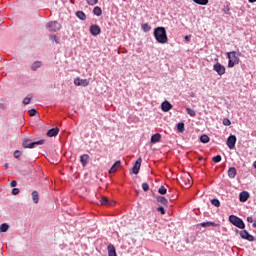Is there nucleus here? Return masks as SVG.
Wrapping results in <instances>:
<instances>
[{
  "mask_svg": "<svg viewBox=\"0 0 256 256\" xmlns=\"http://www.w3.org/2000/svg\"><path fill=\"white\" fill-rule=\"evenodd\" d=\"M154 37L157 43H160L162 45H165V43H168L169 41V38L167 37V30L165 29V27L155 28Z\"/></svg>",
  "mask_w": 256,
  "mask_h": 256,
  "instance_id": "1",
  "label": "nucleus"
},
{
  "mask_svg": "<svg viewBox=\"0 0 256 256\" xmlns=\"http://www.w3.org/2000/svg\"><path fill=\"white\" fill-rule=\"evenodd\" d=\"M228 67L229 68H233L235 67V65H239V57H241V52H236V51H232V52H228Z\"/></svg>",
  "mask_w": 256,
  "mask_h": 256,
  "instance_id": "2",
  "label": "nucleus"
},
{
  "mask_svg": "<svg viewBox=\"0 0 256 256\" xmlns=\"http://www.w3.org/2000/svg\"><path fill=\"white\" fill-rule=\"evenodd\" d=\"M229 221L230 223H232V225H234L235 227H238V229H245V222H243V219L235 215H230Z\"/></svg>",
  "mask_w": 256,
  "mask_h": 256,
  "instance_id": "3",
  "label": "nucleus"
},
{
  "mask_svg": "<svg viewBox=\"0 0 256 256\" xmlns=\"http://www.w3.org/2000/svg\"><path fill=\"white\" fill-rule=\"evenodd\" d=\"M45 143V140H38L36 142H32L31 139H25L22 142V147L24 149H33V147H35V145H43Z\"/></svg>",
  "mask_w": 256,
  "mask_h": 256,
  "instance_id": "4",
  "label": "nucleus"
},
{
  "mask_svg": "<svg viewBox=\"0 0 256 256\" xmlns=\"http://www.w3.org/2000/svg\"><path fill=\"white\" fill-rule=\"evenodd\" d=\"M46 29L52 33H55L61 30V24L57 21H51L47 23Z\"/></svg>",
  "mask_w": 256,
  "mask_h": 256,
  "instance_id": "5",
  "label": "nucleus"
},
{
  "mask_svg": "<svg viewBox=\"0 0 256 256\" xmlns=\"http://www.w3.org/2000/svg\"><path fill=\"white\" fill-rule=\"evenodd\" d=\"M213 69L218 75H225L226 69L225 66L221 65V63L217 62L216 64H214Z\"/></svg>",
  "mask_w": 256,
  "mask_h": 256,
  "instance_id": "6",
  "label": "nucleus"
},
{
  "mask_svg": "<svg viewBox=\"0 0 256 256\" xmlns=\"http://www.w3.org/2000/svg\"><path fill=\"white\" fill-rule=\"evenodd\" d=\"M74 85H76V87H87V85H89V80L78 77L74 79Z\"/></svg>",
  "mask_w": 256,
  "mask_h": 256,
  "instance_id": "7",
  "label": "nucleus"
},
{
  "mask_svg": "<svg viewBox=\"0 0 256 256\" xmlns=\"http://www.w3.org/2000/svg\"><path fill=\"white\" fill-rule=\"evenodd\" d=\"M180 184L183 185L184 187H191V175L189 174H184L181 178Z\"/></svg>",
  "mask_w": 256,
  "mask_h": 256,
  "instance_id": "8",
  "label": "nucleus"
},
{
  "mask_svg": "<svg viewBox=\"0 0 256 256\" xmlns=\"http://www.w3.org/2000/svg\"><path fill=\"white\" fill-rule=\"evenodd\" d=\"M240 237L242 239H245L246 241H255V237L251 234H249V232L247 230H242L240 231Z\"/></svg>",
  "mask_w": 256,
  "mask_h": 256,
  "instance_id": "9",
  "label": "nucleus"
},
{
  "mask_svg": "<svg viewBox=\"0 0 256 256\" xmlns=\"http://www.w3.org/2000/svg\"><path fill=\"white\" fill-rule=\"evenodd\" d=\"M237 143V137L235 135H231L228 137L227 139V146L229 147V149H235V144Z\"/></svg>",
  "mask_w": 256,
  "mask_h": 256,
  "instance_id": "10",
  "label": "nucleus"
},
{
  "mask_svg": "<svg viewBox=\"0 0 256 256\" xmlns=\"http://www.w3.org/2000/svg\"><path fill=\"white\" fill-rule=\"evenodd\" d=\"M141 163H143V159L138 158L132 168V173H134V175H139V171L141 169Z\"/></svg>",
  "mask_w": 256,
  "mask_h": 256,
  "instance_id": "11",
  "label": "nucleus"
},
{
  "mask_svg": "<svg viewBox=\"0 0 256 256\" xmlns=\"http://www.w3.org/2000/svg\"><path fill=\"white\" fill-rule=\"evenodd\" d=\"M90 33L94 37H97V35H101V27H99V25H97V24L92 25L90 27Z\"/></svg>",
  "mask_w": 256,
  "mask_h": 256,
  "instance_id": "12",
  "label": "nucleus"
},
{
  "mask_svg": "<svg viewBox=\"0 0 256 256\" xmlns=\"http://www.w3.org/2000/svg\"><path fill=\"white\" fill-rule=\"evenodd\" d=\"M171 109H173V105L169 103V101H164L162 103V111L167 113V111H171Z\"/></svg>",
  "mask_w": 256,
  "mask_h": 256,
  "instance_id": "13",
  "label": "nucleus"
},
{
  "mask_svg": "<svg viewBox=\"0 0 256 256\" xmlns=\"http://www.w3.org/2000/svg\"><path fill=\"white\" fill-rule=\"evenodd\" d=\"M120 167H121V161L118 160L110 168V170H109L110 175L113 174V173H117V169H119Z\"/></svg>",
  "mask_w": 256,
  "mask_h": 256,
  "instance_id": "14",
  "label": "nucleus"
},
{
  "mask_svg": "<svg viewBox=\"0 0 256 256\" xmlns=\"http://www.w3.org/2000/svg\"><path fill=\"white\" fill-rule=\"evenodd\" d=\"M237 176V169L235 167H230L228 169V177L229 179H235Z\"/></svg>",
  "mask_w": 256,
  "mask_h": 256,
  "instance_id": "15",
  "label": "nucleus"
},
{
  "mask_svg": "<svg viewBox=\"0 0 256 256\" xmlns=\"http://www.w3.org/2000/svg\"><path fill=\"white\" fill-rule=\"evenodd\" d=\"M248 199H249V192L243 191L240 193L239 200L241 201V203H245Z\"/></svg>",
  "mask_w": 256,
  "mask_h": 256,
  "instance_id": "16",
  "label": "nucleus"
},
{
  "mask_svg": "<svg viewBox=\"0 0 256 256\" xmlns=\"http://www.w3.org/2000/svg\"><path fill=\"white\" fill-rule=\"evenodd\" d=\"M107 249H108L109 256H117V250L115 249V246L113 244H109L107 246Z\"/></svg>",
  "mask_w": 256,
  "mask_h": 256,
  "instance_id": "17",
  "label": "nucleus"
},
{
  "mask_svg": "<svg viewBox=\"0 0 256 256\" xmlns=\"http://www.w3.org/2000/svg\"><path fill=\"white\" fill-rule=\"evenodd\" d=\"M59 135V128H52L47 132L48 137H57Z\"/></svg>",
  "mask_w": 256,
  "mask_h": 256,
  "instance_id": "18",
  "label": "nucleus"
},
{
  "mask_svg": "<svg viewBox=\"0 0 256 256\" xmlns=\"http://www.w3.org/2000/svg\"><path fill=\"white\" fill-rule=\"evenodd\" d=\"M159 141H161V134L156 133V134L152 135V137H151L152 144L159 143Z\"/></svg>",
  "mask_w": 256,
  "mask_h": 256,
  "instance_id": "19",
  "label": "nucleus"
},
{
  "mask_svg": "<svg viewBox=\"0 0 256 256\" xmlns=\"http://www.w3.org/2000/svg\"><path fill=\"white\" fill-rule=\"evenodd\" d=\"M200 227H219V224L215 222H202L200 223Z\"/></svg>",
  "mask_w": 256,
  "mask_h": 256,
  "instance_id": "20",
  "label": "nucleus"
},
{
  "mask_svg": "<svg viewBox=\"0 0 256 256\" xmlns=\"http://www.w3.org/2000/svg\"><path fill=\"white\" fill-rule=\"evenodd\" d=\"M88 161H89V155L83 154L82 156H80V162L82 163L83 167L87 165Z\"/></svg>",
  "mask_w": 256,
  "mask_h": 256,
  "instance_id": "21",
  "label": "nucleus"
},
{
  "mask_svg": "<svg viewBox=\"0 0 256 256\" xmlns=\"http://www.w3.org/2000/svg\"><path fill=\"white\" fill-rule=\"evenodd\" d=\"M32 201H33V203H35V205H37V203H39V192H37L35 190L32 192Z\"/></svg>",
  "mask_w": 256,
  "mask_h": 256,
  "instance_id": "22",
  "label": "nucleus"
},
{
  "mask_svg": "<svg viewBox=\"0 0 256 256\" xmlns=\"http://www.w3.org/2000/svg\"><path fill=\"white\" fill-rule=\"evenodd\" d=\"M76 17H78V19H80L81 21H85V19H87V15L83 11H77Z\"/></svg>",
  "mask_w": 256,
  "mask_h": 256,
  "instance_id": "23",
  "label": "nucleus"
},
{
  "mask_svg": "<svg viewBox=\"0 0 256 256\" xmlns=\"http://www.w3.org/2000/svg\"><path fill=\"white\" fill-rule=\"evenodd\" d=\"M93 13L96 15V17H101V15H103V10L101 9V7L96 6L93 9Z\"/></svg>",
  "mask_w": 256,
  "mask_h": 256,
  "instance_id": "24",
  "label": "nucleus"
},
{
  "mask_svg": "<svg viewBox=\"0 0 256 256\" xmlns=\"http://www.w3.org/2000/svg\"><path fill=\"white\" fill-rule=\"evenodd\" d=\"M9 231V224L3 223L0 225V233H7Z\"/></svg>",
  "mask_w": 256,
  "mask_h": 256,
  "instance_id": "25",
  "label": "nucleus"
},
{
  "mask_svg": "<svg viewBox=\"0 0 256 256\" xmlns=\"http://www.w3.org/2000/svg\"><path fill=\"white\" fill-rule=\"evenodd\" d=\"M42 62L41 61H36L32 64L31 69L32 71H37L39 67H41Z\"/></svg>",
  "mask_w": 256,
  "mask_h": 256,
  "instance_id": "26",
  "label": "nucleus"
},
{
  "mask_svg": "<svg viewBox=\"0 0 256 256\" xmlns=\"http://www.w3.org/2000/svg\"><path fill=\"white\" fill-rule=\"evenodd\" d=\"M177 129L179 133H184L185 132V123L180 122L177 124Z\"/></svg>",
  "mask_w": 256,
  "mask_h": 256,
  "instance_id": "27",
  "label": "nucleus"
},
{
  "mask_svg": "<svg viewBox=\"0 0 256 256\" xmlns=\"http://www.w3.org/2000/svg\"><path fill=\"white\" fill-rule=\"evenodd\" d=\"M158 202L161 203L162 205H168L169 204V200H167V198L160 196L158 197Z\"/></svg>",
  "mask_w": 256,
  "mask_h": 256,
  "instance_id": "28",
  "label": "nucleus"
},
{
  "mask_svg": "<svg viewBox=\"0 0 256 256\" xmlns=\"http://www.w3.org/2000/svg\"><path fill=\"white\" fill-rule=\"evenodd\" d=\"M100 203L101 205H111V202H109V199L105 196H102Z\"/></svg>",
  "mask_w": 256,
  "mask_h": 256,
  "instance_id": "29",
  "label": "nucleus"
},
{
  "mask_svg": "<svg viewBox=\"0 0 256 256\" xmlns=\"http://www.w3.org/2000/svg\"><path fill=\"white\" fill-rule=\"evenodd\" d=\"M194 3H197V5H208L209 0H192Z\"/></svg>",
  "mask_w": 256,
  "mask_h": 256,
  "instance_id": "30",
  "label": "nucleus"
},
{
  "mask_svg": "<svg viewBox=\"0 0 256 256\" xmlns=\"http://www.w3.org/2000/svg\"><path fill=\"white\" fill-rule=\"evenodd\" d=\"M200 141H201V143H209V141H210V138H209V136L208 135H202L201 137H200Z\"/></svg>",
  "mask_w": 256,
  "mask_h": 256,
  "instance_id": "31",
  "label": "nucleus"
},
{
  "mask_svg": "<svg viewBox=\"0 0 256 256\" xmlns=\"http://www.w3.org/2000/svg\"><path fill=\"white\" fill-rule=\"evenodd\" d=\"M142 29L145 33H149L151 31V26L148 23L142 24Z\"/></svg>",
  "mask_w": 256,
  "mask_h": 256,
  "instance_id": "32",
  "label": "nucleus"
},
{
  "mask_svg": "<svg viewBox=\"0 0 256 256\" xmlns=\"http://www.w3.org/2000/svg\"><path fill=\"white\" fill-rule=\"evenodd\" d=\"M186 111H187L188 115H190V117H195V115H197V112H195L194 109L186 108Z\"/></svg>",
  "mask_w": 256,
  "mask_h": 256,
  "instance_id": "33",
  "label": "nucleus"
},
{
  "mask_svg": "<svg viewBox=\"0 0 256 256\" xmlns=\"http://www.w3.org/2000/svg\"><path fill=\"white\" fill-rule=\"evenodd\" d=\"M158 193H160V195H167V188H165V186H160Z\"/></svg>",
  "mask_w": 256,
  "mask_h": 256,
  "instance_id": "34",
  "label": "nucleus"
},
{
  "mask_svg": "<svg viewBox=\"0 0 256 256\" xmlns=\"http://www.w3.org/2000/svg\"><path fill=\"white\" fill-rule=\"evenodd\" d=\"M212 205H214V207H221V202L219 201V199H212L211 200Z\"/></svg>",
  "mask_w": 256,
  "mask_h": 256,
  "instance_id": "35",
  "label": "nucleus"
},
{
  "mask_svg": "<svg viewBox=\"0 0 256 256\" xmlns=\"http://www.w3.org/2000/svg\"><path fill=\"white\" fill-rule=\"evenodd\" d=\"M86 3H88V5H91L93 7L97 5V3H99V0H86Z\"/></svg>",
  "mask_w": 256,
  "mask_h": 256,
  "instance_id": "36",
  "label": "nucleus"
},
{
  "mask_svg": "<svg viewBox=\"0 0 256 256\" xmlns=\"http://www.w3.org/2000/svg\"><path fill=\"white\" fill-rule=\"evenodd\" d=\"M23 155V151H20V150H16L14 152V157L15 159H19V157H21Z\"/></svg>",
  "mask_w": 256,
  "mask_h": 256,
  "instance_id": "37",
  "label": "nucleus"
},
{
  "mask_svg": "<svg viewBox=\"0 0 256 256\" xmlns=\"http://www.w3.org/2000/svg\"><path fill=\"white\" fill-rule=\"evenodd\" d=\"M221 155H217V156H214L213 158H212V161L214 162V163H221Z\"/></svg>",
  "mask_w": 256,
  "mask_h": 256,
  "instance_id": "38",
  "label": "nucleus"
},
{
  "mask_svg": "<svg viewBox=\"0 0 256 256\" xmlns=\"http://www.w3.org/2000/svg\"><path fill=\"white\" fill-rule=\"evenodd\" d=\"M142 189L145 192L149 191V184L147 182L142 183Z\"/></svg>",
  "mask_w": 256,
  "mask_h": 256,
  "instance_id": "39",
  "label": "nucleus"
},
{
  "mask_svg": "<svg viewBox=\"0 0 256 256\" xmlns=\"http://www.w3.org/2000/svg\"><path fill=\"white\" fill-rule=\"evenodd\" d=\"M28 113H29L30 117H35L37 115V110L31 109V110H29Z\"/></svg>",
  "mask_w": 256,
  "mask_h": 256,
  "instance_id": "40",
  "label": "nucleus"
},
{
  "mask_svg": "<svg viewBox=\"0 0 256 256\" xmlns=\"http://www.w3.org/2000/svg\"><path fill=\"white\" fill-rule=\"evenodd\" d=\"M223 125H226V126L231 125V120H229V118H224L223 119Z\"/></svg>",
  "mask_w": 256,
  "mask_h": 256,
  "instance_id": "41",
  "label": "nucleus"
},
{
  "mask_svg": "<svg viewBox=\"0 0 256 256\" xmlns=\"http://www.w3.org/2000/svg\"><path fill=\"white\" fill-rule=\"evenodd\" d=\"M29 103H31V98L26 97V98L23 99V104L24 105H29Z\"/></svg>",
  "mask_w": 256,
  "mask_h": 256,
  "instance_id": "42",
  "label": "nucleus"
},
{
  "mask_svg": "<svg viewBox=\"0 0 256 256\" xmlns=\"http://www.w3.org/2000/svg\"><path fill=\"white\" fill-rule=\"evenodd\" d=\"M19 193H20L19 188H13L12 189V195H19Z\"/></svg>",
  "mask_w": 256,
  "mask_h": 256,
  "instance_id": "43",
  "label": "nucleus"
},
{
  "mask_svg": "<svg viewBox=\"0 0 256 256\" xmlns=\"http://www.w3.org/2000/svg\"><path fill=\"white\" fill-rule=\"evenodd\" d=\"M157 211H159L161 215H165V208H163V206L158 207Z\"/></svg>",
  "mask_w": 256,
  "mask_h": 256,
  "instance_id": "44",
  "label": "nucleus"
},
{
  "mask_svg": "<svg viewBox=\"0 0 256 256\" xmlns=\"http://www.w3.org/2000/svg\"><path fill=\"white\" fill-rule=\"evenodd\" d=\"M229 11H230L229 6H226V7L224 8V13H225L226 15H229Z\"/></svg>",
  "mask_w": 256,
  "mask_h": 256,
  "instance_id": "45",
  "label": "nucleus"
},
{
  "mask_svg": "<svg viewBox=\"0 0 256 256\" xmlns=\"http://www.w3.org/2000/svg\"><path fill=\"white\" fill-rule=\"evenodd\" d=\"M10 187H17V182L15 180H13L11 183H10Z\"/></svg>",
  "mask_w": 256,
  "mask_h": 256,
  "instance_id": "46",
  "label": "nucleus"
},
{
  "mask_svg": "<svg viewBox=\"0 0 256 256\" xmlns=\"http://www.w3.org/2000/svg\"><path fill=\"white\" fill-rule=\"evenodd\" d=\"M247 221H248V223H253V217H251V216L247 217Z\"/></svg>",
  "mask_w": 256,
  "mask_h": 256,
  "instance_id": "47",
  "label": "nucleus"
},
{
  "mask_svg": "<svg viewBox=\"0 0 256 256\" xmlns=\"http://www.w3.org/2000/svg\"><path fill=\"white\" fill-rule=\"evenodd\" d=\"M185 41H187V42H189V41H191V36H185Z\"/></svg>",
  "mask_w": 256,
  "mask_h": 256,
  "instance_id": "48",
  "label": "nucleus"
},
{
  "mask_svg": "<svg viewBox=\"0 0 256 256\" xmlns=\"http://www.w3.org/2000/svg\"><path fill=\"white\" fill-rule=\"evenodd\" d=\"M4 167H5L6 169H9V163H6V164L4 165Z\"/></svg>",
  "mask_w": 256,
  "mask_h": 256,
  "instance_id": "49",
  "label": "nucleus"
},
{
  "mask_svg": "<svg viewBox=\"0 0 256 256\" xmlns=\"http://www.w3.org/2000/svg\"><path fill=\"white\" fill-rule=\"evenodd\" d=\"M250 3H256V0H248Z\"/></svg>",
  "mask_w": 256,
  "mask_h": 256,
  "instance_id": "50",
  "label": "nucleus"
},
{
  "mask_svg": "<svg viewBox=\"0 0 256 256\" xmlns=\"http://www.w3.org/2000/svg\"><path fill=\"white\" fill-rule=\"evenodd\" d=\"M253 227H256V221L253 223Z\"/></svg>",
  "mask_w": 256,
  "mask_h": 256,
  "instance_id": "51",
  "label": "nucleus"
},
{
  "mask_svg": "<svg viewBox=\"0 0 256 256\" xmlns=\"http://www.w3.org/2000/svg\"><path fill=\"white\" fill-rule=\"evenodd\" d=\"M254 167H255V169H256V161L254 162Z\"/></svg>",
  "mask_w": 256,
  "mask_h": 256,
  "instance_id": "52",
  "label": "nucleus"
}]
</instances>
